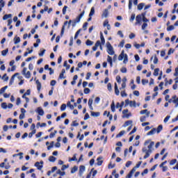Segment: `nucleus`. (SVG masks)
I'll use <instances>...</instances> for the list:
<instances>
[{"label": "nucleus", "mask_w": 178, "mask_h": 178, "mask_svg": "<svg viewBox=\"0 0 178 178\" xmlns=\"http://www.w3.org/2000/svg\"><path fill=\"white\" fill-rule=\"evenodd\" d=\"M107 52L108 55H115V51H113V47L111 44V42H107L106 44Z\"/></svg>", "instance_id": "f257e3e1"}, {"label": "nucleus", "mask_w": 178, "mask_h": 178, "mask_svg": "<svg viewBox=\"0 0 178 178\" xmlns=\"http://www.w3.org/2000/svg\"><path fill=\"white\" fill-rule=\"evenodd\" d=\"M169 104H175V108H177L178 106V97L176 95H173L171 99L168 100Z\"/></svg>", "instance_id": "f03ea898"}, {"label": "nucleus", "mask_w": 178, "mask_h": 178, "mask_svg": "<svg viewBox=\"0 0 178 178\" xmlns=\"http://www.w3.org/2000/svg\"><path fill=\"white\" fill-rule=\"evenodd\" d=\"M44 161H41L40 162L37 161L35 163V168H37L38 170H42V168H44Z\"/></svg>", "instance_id": "7ed1b4c3"}, {"label": "nucleus", "mask_w": 178, "mask_h": 178, "mask_svg": "<svg viewBox=\"0 0 178 178\" xmlns=\"http://www.w3.org/2000/svg\"><path fill=\"white\" fill-rule=\"evenodd\" d=\"M129 104V106H134L136 108V101H130L129 99L125 100V106H127Z\"/></svg>", "instance_id": "20e7f679"}, {"label": "nucleus", "mask_w": 178, "mask_h": 178, "mask_svg": "<svg viewBox=\"0 0 178 178\" xmlns=\"http://www.w3.org/2000/svg\"><path fill=\"white\" fill-rule=\"evenodd\" d=\"M143 152H146L145 155L143 156L144 159H147V158H149V154L152 152L151 149L147 150V148L143 147L142 149Z\"/></svg>", "instance_id": "39448f33"}, {"label": "nucleus", "mask_w": 178, "mask_h": 178, "mask_svg": "<svg viewBox=\"0 0 178 178\" xmlns=\"http://www.w3.org/2000/svg\"><path fill=\"white\" fill-rule=\"evenodd\" d=\"M136 22L135 23L136 26H137V24H141V22L143 21V14L138 15L136 17Z\"/></svg>", "instance_id": "423d86ee"}, {"label": "nucleus", "mask_w": 178, "mask_h": 178, "mask_svg": "<svg viewBox=\"0 0 178 178\" xmlns=\"http://www.w3.org/2000/svg\"><path fill=\"white\" fill-rule=\"evenodd\" d=\"M65 73H66V70L65 69H63L58 76L59 80H62V79H66V76H65Z\"/></svg>", "instance_id": "0eeeda50"}, {"label": "nucleus", "mask_w": 178, "mask_h": 178, "mask_svg": "<svg viewBox=\"0 0 178 178\" xmlns=\"http://www.w3.org/2000/svg\"><path fill=\"white\" fill-rule=\"evenodd\" d=\"M101 45V41L97 40L95 44V46L92 47V51H95L97 49H98V47Z\"/></svg>", "instance_id": "6e6552de"}, {"label": "nucleus", "mask_w": 178, "mask_h": 178, "mask_svg": "<svg viewBox=\"0 0 178 178\" xmlns=\"http://www.w3.org/2000/svg\"><path fill=\"white\" fill-rule=\"evenodd\" d=\"M114 90L115 95L119 96L120 94V91L119 90V88H118V83H115Z\"/></svg>", "instance_id": "1a4fd4ad"}, {"label": "nucleus", "mask_w": 178, "mask_h": 178, "mask_svg": "<svg viewBox=\"0 0 178 178\" xmlns=\"http://www.w3.org/2000/svg\"><path fill=\"white\" fill-rule=\"evenodd\" d=\"M37 113L40 116H44V110L41 107L37 108Z\"/></svg>", "instance_id": "9d476101"}, {"label": "nucleus", "mask_w": 178, "mask_h": 178, "mask_svg": "<svg viewBox=\"0 0 178 178\" xmlns=\"http://www.w3.org/2000/svg\"><path fill=\"white\" fill-rule=\"evenodd\" d=\"M102 157L99 156L97 159V166H101V165H102V163H104V161L102 160Z\"/></svg>", "instance_id": "9b49d317"}, {"label": "nucleus", "mask_w": 178, "mask_h": 178, "mask_svg": "<svg viewBox=\"0 0 178 178\" xmlns=\"http://www.w3.org/2000/svg\"><path fill=\"white\" fill-rule=\"evenodd\" d=\"M86 170V166L84 165H81L79 166V175H81L83 173H84Z\"/></svg>", "instance_id": "f8f14e48"}, {"label": "nucleus", "mask_w": 178, "mask_h": 178, "mask_svg": "<svg viewBox=\"0 0 178 178\" xmlns=\"http://www.w3.org/2000/svg\"><path fill=\"white\" fill-rule=\"evenodd\" d=\"M16 74H19V72L15 73L14 75L11 76V79L9 82V86H12L13 84V81H15V77Z\"/></svg>", "instance_id": "ddd939ff"}, {"label": "nucleus", "mask_w": 178, "mask_h": 178, "mask_svg": "<svg viewBox=\"0 0 178 178\" xmlns=\"http://www.w3.org/2000/svg\"><path fill=\"white\" fill-rule=\"evenodd\" d=\"M142 20L143 22H144V23H147L149 22V20L147 19V17H145V13H142Z\"/></svg>", "instance_id": "4468645a"}, {"label": "nucleus", "mask_w": 178, "mask_h": 178, "mask_svg": "<svg viewBox=\"0 0 178 178\" xmlns=\"http://www.w3.org/2000/svg\"><path fill=\"white\" fill-rule=\"evenodd\" d=\"M67 24V21H65L61 29V32H60L61 37L63 35V34H65V26H66Z\"/></svg>", "instance_id": "2eb2a0df"}, {"label": "nucleus", "mask_w": 178, "mask_h": 178, "mask_svg": "<svg viewBox=\"0 0 178 178\" xmlns=\"http://www.w3.org/2000/svg\"><path fill=\"white\" fill-rule=\"evenodd\" d=\"M100 40L102 41V45L105 44V38H104V33L102 32H100Z\"/></svg>", "instance_id": "dca6fc26"}, {"label": "nucleus", "mask_w": 178, "mask_h": 178, "mask_svg": "<svg viewBox=\"0 0 178 178\" xmlns=\"http://www.w3.org/2000/svg\"><path fill=\"white\" fill-rule=\"evenodd\" d=\"M155 133H156V129L153 128L147 134V136H152V134H155Z\"/></svg>", "instance_id": "f3484780"}, {"label": "nucleus", "mask_w": 178, "mask_h": 178, "mask_svg": "<svg viewBox=\"0 0 178 178\" xmlns=\"http://www.w3.org/2000/svg\"><path fill=\"white\" fill-rule=\"evenodd\" d=\"M124 58V51L122 50V51L118 56V60H123Z\"/></svg>", "instance_id": "a211bd4d"}, {"label": "nucleus", "mask_w": 178, "mask_h": 178, "mask_svg": "<svg viewBox=\"0 0 178 178\" xmlns=\"http://www.w3.org/2000/svg\"><path fill=\"white\" fill-rule=\"evenodd\" d=\"M12 17V14H6L3 17V20H8V19H10Z\"/></svg>", "instance_id": "6ab92c4d"}, {"label": "nucleus", "mask_w": 178, "mask_h": 178, "mask_svg": "<svg viewBox=\"0 0 178 178\" xmlns=\"http://www.w3.org/2000/svg\"><path fill=\"white\" fill-rule=\"evenodd\" d=\"M163 129V126H162V124L159 125L157 129H156V133L157 134L161 133V131H162Z\"/></svg>", "instance_id": "aec40b11"}, {"label": "nucleus", "mask_w": 178, "mask_h": 178, "mask_svg": "<svg viewBox=\"0 0 178 178\" xmlns=\"http://www.w3.org/2000/svg\"><path fill=\"white\" fill-rule=\"evenodd\" d=\"M109 15V11L108 10V9H105L103 12L102 16L104 17H108V15Z\"/></svg>", "instance_id": "412c9836"}, {"label": "nucleus", "mask_w": 178, "mask_h": 178, "mask_svg": "<svg viewBox=\"0 0 178 178\" xmlns=\"http://www.w3.org/2000/svg\"><path fill=\"white\" fill-rule=\"evenodd\" d=\"M92 99H88V106H89V108L91 111H92L93 108H92Z\"/></svg>", "instance_id": "4be33fe9"}, {"label": "nucleus", "mask_w": 178, "mask_h": 178, "mask_svg": "<svg viewBox=\"0 0 178 178\" xmlns=\"http://www.w3.org/2000/svg\"><path fill=\"white\" fill-rule=\"evenodd\" d=\"M13 21L12 19H8V26H9V30H12L13 29V26L11 25Z\"/></svg>", "instance_id": "5701e85b"}, {"label": "nucleus", "mask_w": 178, "mask_h": 178, "mask_svg": "<svg viewBox=\"0 0 178 178\" xmlns=\"http://www.w3.org/2000/svg\"><path fill=\"white\" fill-rule=\"evenodd\" d=\"M36 84H37L38 91H40L41 90V82H40V81L37 80L36 81Z\"/></svg>", "instance_id": "b1692460"}, {"label": "nucleus", "mask_w": 178, "mask_h": 178, "mask_svg": "<svg viewBox=\"0 0 178 178\" xmlns=\"http://www.w3.org/2000/svg\"><path fill=\"white\" fill-rule=\"evenodd\" d=\"M107 62L110 63V65L112 67L113 65V61H112V57L110 56H107Z\"/></svg>", "instance_id": "393cba45"}, {"label": "nucleus", "mask_w": 178, "mask_h": 178, "mask_svg": "<svg viewBox=\"0 0 178 178\" xmlns=\"http://www.w3.org/2000/svg\"><path fill=\"white\" fill-rule=\"evenodd\" d=\"M8 52H9V49H6L5 50L1 51L2 56H6Z\"/></svg>", "instance_id": "a878e982"}, {"label": "nucleus", "mask_w": 178, "mask_h": 178, "mask_svg": "<svg viewBox=\"0 0 178 178\" xmlns=\"http://www.w3.org/2000/svg\"><path fill=\"white\" fill-rule=\"evenodd\" d=\"M144 5H145L144 3H140L138 5V10H142L143 8H144Z\"/></svg>", "instance_id": "bb28decb"}, {"label": "nucleus", "mask_w": 178, "mask_h": 178, "mask_svg": "<svg viewBox=\"0 0 178 178\" xmlns=\"http://www.w3.org/2000/svg\"><path fill=\"white\" fill-rule=\"evenodd\" d=\"M20 42V37L14 38V44H19Z\"/></svg>", "instance_id": "cd10ccee"}, {"label": "nucleus", "mask_w": 178, "mask_h": 178, "mask_svg": "<svg viewBox=\"0 0 178 178\" xmlns=\"http://www.w3.org/2000/svg\"><path fill=\"white\" fill-rule=\"evenodd\" d=\"M76 154H74V156H72V158H69L68 161L69 162H72V161H77V158L76 157Z\"/></svg>", "instance_id": "c85d7f7f"}, {"label": "nucleus", "mask_w": 178, "mask_h": 178, "mask_svg": "<svg viewBox=\"0 0 178 178\" xmlns=\"http://www.w3.org/2000/svg\"><path fill=\"white\" fill-rule=\"evenodd\" d=\"M154 76H159V68L154 69V72L153 73Z\"/></svg>", "instance_id": "c756f323"}, {"label": "nucleus", "mask_w": 178, "mask_h": 178, "mask_svg": "<svg viewBox=\"0 0 178 178\" xmlns=\"http://www.w3.org/2000/svg\"><path fill=\"white\" fill-rule=\"evenodd\" d=\"M131 123H133V121H131V120L126 121L124 124V127H126L127 126H130V124H131Z\"/></svg>", "instance_id": "7c9ffc66"}, {"label": "nucleus", "mask_w": 178, "mask_h": 178, "mask_svg": "<svg viewBox=\"0 0 178 178\" xmlns=\"http://www.w3.org/2000/svg\"><path fill=\"white\" fill-rule=\"evenodd\" d=\"M124 133H126V131H121L119 134H118L116 135V138H119L120 137H122V136H123L124 134Z\"/></svg>", "instance_id": "2f4dec72"}, {"label": "nucleus", "mask_w": 178, "mask_h": 178, "mask_svg": "<svg viewBox=\"0 0 178 178\" xmlns=\"http://www.w3.org/2000/svg\"><path fill=\"white\" fill-rule=\"evenodd\" d=\"M92 44H94V42L90 40H87L86 42V44L88 46V47H90L91 45H92Z\"/></svg>", "instance_id": "473e14b6"}, {"label": "nucleus", "mask_w": 178, "mask_h": 178, "mask_svg": "<svg viewBox=\"0 0 178 178\" xmlns=\"http://www.w3.org/2000/svg\"><path fill=\"white\" fill-rule=\"evenodd\" d=\"M49 162H55V161H56V158L54 156H50L49 157Z\"/></svg>", "instance_id": "72a5a7b5"}, {"label": "nucleus", "mask_w": 178, "mask_h": 178, "mask_svg": "<svg viewBox=\"0 0 178 178\" xmlns=\"http://www.w3.org/2000/svg\"><path fill=\"white\" fill-rule=\"evenodd\" d=\"M24 76H25L26 79H30V77H31V73L30 71H28Z\"/></svg>", "instance_id": "f704fd0d"}, {"label": "nucleus", "mask_w": 178, "mask_h": 178, "mask_svg": "<svg viewBox=\"0 0 178 178\" xmlns=\"http://www.w3.org/2000/svg\"><path fill=\"white\" fill-rule=\"evenodd\" d=\"M94 13H95V9L94 8V7H92L90 12L89 13V17L92 16L94 15Z\"/></svg>", "instance_id": "c9c22d12"}, {"label": "nucleus", "mask_w": 178, "mask_h": 178, "mask_svg": "<svg viewBox=\"0 0 178 178\" xmlns=\"http://www.w3.org/2000/svg\"><path fill=\"white\" fill-rule=\"evenodd\" d=\"M56 174L60 175L61 176H65V175H66V172H65L64 171L62 172L60 170H58Z\"/></svg>", "instance_id": "e433bc0d"}, {"label": "nucleus", "mask_w": 178, "mask_h": 178, "mask_svg": "<svg viewBox=\"0 0 178 178\" xmlns=\"http://www.w3.org/2000/svg\"><path fill=\"white\" fill-rule=\"evenodd\" d=\"M6 88H8V86H6L0 89V94H3L5 91L6 90Z\"/></svg>", "instance_id": "4c0bfd02"}, {"label": "nucleus", "mask_w": 178, "mask_h": 178, "mask_svg": "<svg viewBox=\"0 0 178 178\" xmlns=\"http://www.w3.org/2000/svg\"><path fill=\"white\" fill-rule=\"evenodd\" d=\"M111 111L112 112H115L116 111V109L115 108V102H113L111 105Z\"/></svg>", "instance_id": "58836bf2"}, {"label": "nucleus", "mask_w": 178, "mask_h": 178, "mask_svg": "<svg viewBox=\"0 0 178 178\" xmlns=\"http://www.w3.org/2000/svg\"><path fill=\"white\" fill-rule=\"evenodd\" d=\"M37 126H40V127H47V123L42 122L41 124L40 122H38Z\"/></svg>", "instance_id": "ea45409f"}, {"label": "nucleus", "mask_w": 178, "mask_h": 178, "mask_svg": "<svg viewBox=\"0 0 178 178\" xmlns=\"http://www.w3.org/2000/svg\"><path fill=\"white\" fill-rule=\"evenodd\" d=\"M120 94L122 98H124V97H127V93H126V90L121 91Z\"/></svg>", "instance_id": "a19ab883"}, {"label": "nucleus", "mask_w": 178, "mask_h": 178, "mask_svg": "<svg viewBox=\"0 0 178 178\" xmlns=\"http://www.w3.org/2000/svg\"><path fill=\"white\" fill-rule=\"evenodd\" d=\"M172 30H175V26L170 25L167 28V31H172Z\"/></svg>", "instance_id": "79ce46f5"}, {"label": "nucleus", "mask_w": 178, "mask_h": 178, "mask_svg": "<svg viewBox=\"0 0 178 178\" xmlns=\"http://www.w3.org/2000/svg\"><path fill=\"white\" fill-rule=\"evenodd\" d=\"M58 133L57 131H54V132H52L49 134V138H54V137H55V134H56Z\"/></svg>", "instance_id": "37998d69"}, {"label": "nucleus", "mask_w": 178, "mask_h": 178, "mask_svg": "<svg viewBox=\"0 0 178 178\" xmlns=\"http://www.w3.org/2000/svg\"><path fill=\"white\" fill-rule=\"evenodd\" d=\"M66 110V104H63L60 106V111L61 112H63V111Z\"/></svg>", "instance_id": "c03bdc74"}, {"label": "nucleus", "mask_w": 178, "mask_h": 178, "mask_svg": "<svg viewBox=\"0 0 178 178\" xmlns=\"http://www.w3.org/2000/svg\"><path fill=\"white\" fill-rule=\"evenodd\" d=\"M71 126L72 127H76L79 126V123H77L76 120H74L72 122V124H71Z\"/></svg>", "instance_id": "a18cd8bd"}, {"label": "nucleus", "mask_w": 178, "mask_h": 178, "mask_svg": "<svg viewBox=\"0 0 178 178\" xmlns=\"http://www.w3.org/2000/svg\"><path fill=\"white\" fill-rule=\"evenodd\" d=\"M55 143L54 142V141H51V143H50V145H49L48 147H47V149H48V151H49V149H51V148H53L54 147V144Z\"/></svg>", "instance_id": "49530a36"}, {"label": "nucleus", "mask_w": 178, "mask_h": 178, "mask_svg": "<svg viewBox=\"0 0 178 178\" xmlns=\"http://www.w3.org/2000/svg\"><path fill=\"white\" fill-rule=\"evenodd\" d=\"M121 73H127V68L126 67H123L120 69Z\"/></svg>", "instance_id": "de8ad7c7"}, {"label": "nucleus", "mask_w": 178, "mask_h": 178, "mask_svg": "<svg viewBox=\"0 0 178 178\" xmlns=\"http://www.w3.org/2000/svg\"><path fill=\"white\" fill-rule=\"evenodd\" d=\"M129 9H131V8H133V0H129Z\"/></svg>", "instance_id": "09e8293b"}, {"label": "nucleus", "mask_w": 178, "mask_h": 178, "mask_svg": "<svg viewBox=\"0 0 178 178\" xmlns=\"http://www.w3.org/2000/svg\"><path fill=\"white\" fill-rule=\"evenodd\" d=\"M77 169H78L77 166L76 165L74 166L71 170V173H75V172H77Z\"/></svg>", "instance_id": "8fccbe9b"}, {"label": "nucleus", "mask_w": 178, "mask_h": 178, "mask_svg": "<svg viewBox=\"0 0 178 178\" xmlns=\"http://www.w3.org/2000/svg\"><path fill=\"white\" fill-rule=\"evenodd\" d=\"M90 91H91V90H90V88H86L83 90L84 94H90Z\"/></svg>", "instance_id": "3c124183"}, {"label": "nucleus", "mask_w": 178, "mask_h": 178, "mask_svg": "<svg viewBox=\"0 0 178 178\" xmlns=\"http://www.w3.org/2000/svg\"><path fill=\"white\" fill-rule=\"evenodd\" d=\"M80 31H81V29H79L76 33H75V35H74V40H76L77 37H79V34H80Z\"/></svg>", "instance_id": "603ef678"}, {"label": "nucleus", "mask_w": 178, "mask_h": 178, "mask_svg": "<svg viewBox=\"0 0 178 178\" xmlns=\"http://www.w3.org/2000/svg\"><path fill=\"white\" fill-rule=\"evenodd\" d=\"M128 60H129V58H128L127 54H124V61H123L124 63H127Z\"/></svg>", "instance_id": "864d4df0"}, {"label": "nucleus", "mask_w": 178, "mask_h": 178, "mask_svg": "<svg viewBox=\"0 0 178 178\" xmlns=\"http://www.w3.org/2000/svg\"><path fill=\"white\" fill-rule=\"evenodd\" d=\"M1 108L3 109H6V108H8V104H6V102H3L1 104Z\"/></svg>", "instance_id": "5fc2aeb1"}, {"label": "nucleus", "mask_w": 178, "mask_h": 178, "mask_svg": "<svg viewBox=\"0 0 178 178\" xmlns=\"http://www.w3.org/2000/svg\"><path fill=\"white\" fill-rule=\"evenodd\" d=\"M154 145H155V143L151 142L150 144L147 146V148L149 149H151L152 148V147H154Z\"/></svg>", "instance_id": "6e6d98bb"}, {"label": "nucleus", "mask_w": 178, "mask_h": 178, "mask_svg": "<svg viewBox=\"0 0 178 178\" xmlns=\"http://www.w3.org/2000/svg\"><path fill=\"white\" fill-rule=\"evenodd\" d=\"M134 19H136V14H131V18H130V22H134Z\"/></svg>", "instance_id": "4d7b16f0"}, {"label": "nucleus", "mask_w": 178, "mask_h": 178, "mask_svg": "<svg viewBox=\"0 0 178 178\" xmlns=\"http://www.w3.org/2000/svg\"><path fill=\"white\" fill-rule=\"evenodd\" d=\"M87 26H88V22H85L83 25V31H86L87 30Z\"/></svg>", "instance_id": "13d9d810"}, {"label": "nucleus", "mask_w": 178, "mask_h": 178, "mask_svg": "<svg viewBox=\"0 0 178 178\" xmlns=\"http://www.w3.org/2000/svg\"><path fill=\"white\" fill-rule=\"evenodd\" d=\"M107 89L109 90V91H112V84L111 83H108L107 84Z\"/></svg>", "instance_id": "bf43d9fd"}, {"label": "nucleus", "mask_w": 178, "mask_h": 178, "mask_svg": "<svg viewBox=\"0 0 178 178\" xmlns=\"http://www.w3.org/2000/svg\"><path fill=\"white\" fill-rule=\"evenodd\" d=\"M0 8H3L5 6V1H3V0H0Z\"/></svg>", "instance_id": "052dcab7"}, {"label": "nucleus", "mask_w": 178, "mask_h": 178, "mask_svg": "<svg viewBox=\"0 0 178 178\" xmlns=\"http://www.w3.org/2000/svg\"><path fill=\"white\" fill-rule=\"evenodd\" d=\"M129 38H130V40H133V38H136V34L131 33L129 35Z\"/></svg>", "instance_id": "680f3d73"}, {"label": "nucleus", "mask_w": 178, "mask_h": 178, "mask_svg": "<svg viewBox=\"0 0 178 178\" xmlns=\"http://www.w3.org/2000/svg\"><path fill=\"white\" fill-rule=\"evenodd\" d=\"M143 86H145V84H148V79H142Z\"/></svg>", "instance_id": "e2e57ef3"}, {"label": "nucleus", "mask_w": 178, "mask_h": 178, "mask_svg": "<svg viewBox=\"0 0 178 178\" xmlns=\"http://www.w3.org/2000/svg\"><path fill=\"white\" fill-rule=\"evenodd\" d=\"M176 162H177V160L176 159H174L170 161V165H175V163H176Z\"/></svg>", "instance_id": "0e129e2a"}, {"label": "nucleus", "mask_w": 178, "mask_h": 178, "mask_svg": "<svg viewBox=\"0 0 178 178\" xmlns=\"http://www.w3.org/2000/svg\"><path fill=\"white\" fill-rule=\"evenodd\" d=\"M146 27H148V24L147 23H143V25H142V30H145V28Z\"/></svg>", "instance_id": "69168bd1"}, {"label": "nucleus", "mask_w": 178, "mask_h": 178, "mask_svg": "<svg viewBox=\"0 0 178 178\" xmlns=\"http://www.w3.org/2000/svg\"><path fill=\"white\" fill-rule=\"evenodd\" d=\"M90 77H91V72H88L86 74V80H90Z\"/></svg>", "instance_id": "338daca9"}, {"label": "nucleus", "mask_w": 178, "mask_h": 178, "mask_svg": "<svg viewBox=\"0 0 178 178\" xmlns=\"http://www.w3.org/2000/svg\"><path fill=\"white\" fill-rule=\"evenodd\" d=\"M91 115H92V116H96V117H98V116H99V113H98V112H92V113H91Z\"/></svg>", "instance_id": "774afa93"}]
</instances>
